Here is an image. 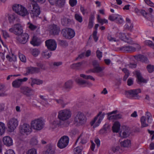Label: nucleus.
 <instances>
[{
    "label": "nucleus",
    "mask_w": 154,
    "mask_h": 154,
    "mask_svg": "<svg viewBox=\"0 0 154 154\" xmlns=\"http://www.w3.org/2000/svg\"><path fill=\"white\" fill-rule=\"evenodd\" d=\"M29 38V36L27 33L23 32L21 34L17 37L16 39L20 43L25 44L27 42Z\"/></svg>",
    "instance_id": "1a4fd4ad"
},
{
    "label": "nucleus",
    "mask_w": 154,
    "mask_h": 154,
    "mask_svg": "<svg viewBox=\"0 0 154 154\" xmlns=\"http://www.w3.org/2000/svg\"><path fill=\"white\" fill-rule=\"evenodd\" d=\"M45 123L44 121L40 119H37L31 121V127L36 131H40L44 128Z\"/></svg>",
    "instance_id": "7ed1b4c3"
},
{
    "label": "nucleus",
    "mask_w": 154,
    "mask_h": 154,
    "mask_svg": "<svg viewBox=\"0 0 154 154\" xmlns=\"http://www.w3.org/2000/svg\"><path fill=\"white\" fill-rule=\"evenodd\" d=\"M105 114L104 113H102V112H99L97 115L96 116L97 117V119H98V117H99V119L97 122L95 123V126L94 125L93 126L94 128L96 127L99 125L101 121L103 119Z\"/></svg>",
    "instance_id": "b1692460"
},
{
    "label": "nucleus",
    "mask_w": 154,
    "mask_h": 154,
    "mask_svg": "<svg viewBox=\"0 0 154 154\" xmlns=\"http://www.w3.org/2000/svg\"><path fill=\"white\" fill-rule=\"evenodd\" d=\"M144 44L154 49V43L152 41L149 40H146L144 42Z\"/></svg>",
    "instance_id": "c03bdc74"
},
{
    "label": "nucleus",
    "mask_w": 154,
    "mask_h": 154,
    "mask_svg": "<svg viewBox=\"0 0 154 154\" xmlns=\"http://www.w3.org/2000/svg\"><path fill=\"white\" fill-rule=\"evenodd\" d=\"M121 146L124 147H128L130 146L131 142L129 140H125L120 143Z\"/></svg>",
    "instance_id": "e433bc0d"
},
{
    "label": "nucleus",
    "mask_w": 154,
    "mask_h": 154,
    "mask_svg": "<svg viewBox=\"0 0 154 154\" xmlns=\"http://www.w3.org/2000/svg\"><path fill=\"white\" fill-rule=\"evenodd\" d=\"M65 3V0H57L55 4L60 7H63Z\"/></svg>",
    "instance_id": "a18cd8bd"
},
{
    "label": "nucleus",
    "mask_w": 154,
    "mask_h": 154,
    "mask_svg": "<svg viewBox=\"0 0 154 154\" xmlns=\"http://www.w3.org/2000/svg\"><path fill=\"white\" fill-rule=\"evenodd\" d=\"M26 154H37L36 150L34 148L29 149L26 152Z\"/></svg>",
    "instance_id": "13d9d810"
},
{
    "label": "nucleus",
    "mask_w": 154,
    "mask_h": 154,
    "mask_svg": "<svg viewBox=\"0 0 154 154\" xmlns=\"http://www.w3.org/2000/svg\"><path fill=\"white\" fill-rule=\"evenodd\" d=\"M54 151L52 148L51 145H48L47 146V150L45 151L44 154H54Z\"/></svg>",
    "instance_id": "c9c22d12"
},
{
    "label": "nucleus",
    "mask_w": 154,
    "mask_h": 154,
    "mask_svg": "<svg viewBox=\"0 0 154 154\" xmlns=\"http://www.w3.org/2000/svg\"><path fill=\"white\" fill-rule=\"evenodd\" d=\"M31 53L33 56L36 57L39 54V51L38 49H34L32 50Z\"/></svg>",
    "instance_id": "bf43d9fd"
},
{
    "label": "nucleus",
    "mask_w": 154,
    "mask_h": 154,
    "mask_svg": "<svg viewBox=\"0 0 154 154\" xmlns=\"http://www.w3.org/2000/svg\"><path fill=\"white\" fill-rule=\"evenodd\" d=\"M60 30L59 27L55 24H53L50 26V32L53 35H58Z\"/></svg>",
    "instance_id": "a211bd4d"
},
{
    "label": "nucleus",
    "mask_w": 154,
    "mask_h": 154,
    "mask_svg": "<svg viewBox=\"0 0 154 154\" xmlns=\"http://www.w3.org/2000/svg\"><path fill=\"white\" fill-rule=\"evenodd\" d=\"M108 39L110 41L112 42H118L119 40L116 39V38L112 37L111 35H109L107 37Z\"/></svg>",
    "instance_id": "0e129e2a"
},
{
    "label": "nucleus",
    "mask_w": 154,
    "mask_h": 154,
    "mask_svg": "<svg viewBox=\"0 0 154 154\" xmlns=\"http://www.w3.org/2000/svg\"><path fill=\"white\" fill-rule=\"evenodd\" d=\"M54 100L55 101L57 104L60 105L63 108L65 107V106L67 104V103L64 101L62 97L54 99Z\"/></svg>",
    "instance_id": "c756f323"
},
{
    "label": "nucleus",
    "mask_w": 154,
    "mask_h": 154,
    "mask_svg": "<svg viewBox=\"0 0 154 154\" xmlns=\"http://www.w3.org/2000/svg\"><path fill=\"white\" fill-rule=\"evenodd\" d=\"M40 72V68L33 67H30L27 68L26 73L28 74L37 73Z\"/></svg>",
    "instance_id": "412c9836"
},
{
    "label": "nucleus",
    "mask_w": 154,
    "mask_h": 154,
    "mask_svg": "<svg viewBox=\"0 0 154 154\" xmlns=\"http://www.w3.org/2000/svg\"><path fill=\"white\" fill-rule=\"evenodd\" d=\"M63 122L59 120H55L50 122L49 128L52 130L57 128V126L61 127H65L63 124Z\"/></svg>",
    "instance_id": "ddd939ff"
},
{
    "label": "nucleus",
    "mask_w": 154,
    "mask_h": 154,
    "mask_svg": "<svg viewBox=\"0 0 154 154\" xmlns=\"http://www.w3.org/2000/svg\"><path fill=\"white\" fill-rule=\"evenodd\" d=\"M117 16L118 17L117 14H113L109 16V19L111 21H115L116 20V18H117Z\"/></svg>",
    "instance_id": "052dcab7"
},
{
    "label": "nucleus",
    "mask_w": 154,
    "mask_h": 154,
    "mask_svg": "<svg viewBox=\"0 0 154 154\" xmlns=\"http://www.w3.org/2000/svg\"><path fill=\"white\" fill-rule=\"evenodd\" d=\"M28 78L26 77L16 80L12 82V86L14 88H18L23 84V82H26Z\"/></svg>",
    "instance_id": "2eb2a0df"
},
{
    "label": "nucleus",
    "mask_w": 154,
    "mask_h": 154,
    "mask_svg": "<svg viewBox=\"0 0 154 154\" xmlns=\"http://www.w3.org/2000/svg\"><path fill=\"white\" fill-rule=\"evenodd\" d=\"M75 17L76 20L79 22L81 23L82 21V17L79 14H75Z\"/></svg>",
    "instance_id": "4d7b16f0"
},
{
    "label": "nucleus",
    "mask_w": 154,
    "mask_h": 154,
    "mask_svg": "<svg viewBox=\"0 0 154 154\" xmlns=\"http://www.w3.org/2000/svg\"><path fill=\"white\" fill-rule=\"evenodd\" d=\"M83 63V62L73 63L71 66V68L74 69H78V68L80 67Z\"/></svg>",
    "instance_id": "3c124183"
},
{
    "label": "nucleus",
    "mask_w": 154,
    "mask_h": 154,
    "mask_svg": "<svg viewBox=\"0 0 154 154\" xmlns=\"http://www.w3.org/2000/svg\"><path fill=\"white\" fill-rule=\"evenodd\" d=\"M16 18L15 14H11L8 17V20L10 23H13Z\"/></svg>",
    "instance_id": "864d4df0"
},
{
    "label": "nucleus",
    "mask_w": 154,
    "mask_h": 154,
    "mask_svg": "<svg viewBox=\"0 0 154 154\" xmlns=\"http://www.w3.org/2000/svg\"><path fill=\"white\" fill-rule=\"evenodd\" d=\"M59 44L61 46L64 47H66L68 45V42L66 40H58Z\"/></svg>",
    "instance_id": "37998d69"
},
{
    "label": "nucleus",
    "mask_w": 154,
    "mask_h": 154,
    "mask_svg": "<svg viewBox=\"0 0 154 154\" xmlns=\"http://www.w3.org/2000/svg\"><path fill=\"white\" fill-rule=\"evenodd\" d=\"M61 23L63 26H67L70 24V20L65 16H63L61 18Z\"/></svg>",
    "instance_id": "a878e982"
},
{
    "label": "nucleus",
    "mask_w": 154,
    "mask_h": 154,
    "mask_svg": "<svg viewBox=\"0 0 154 154\" xmlns=\"http://www.w3.org/2000/svg\"><path fill=\"white\" fill-rule=\"evenodd\" d=\"M146 68L148 72L150 73L154 71V66L151 64L148 65L146 67Z\"/></svg>",
    "instance_id": "5fc2aeb1"
},
{
    "label": "nucleus",
    "mask_w": 154,
    "mask_h": 154,
    "mask_svg": "<svg viewBox=\"0 0 154 154\" xmlns=\"http://www.w3.org/2000/svg\"><path fill=\"white\" fill-rule=\"evenodd\" d=\"M140 12V14H142L143 17L148 20H150L149 16L151 15V14L148 13L146 12L145 11L142 10H141Z\"/></svg>",
    "instance_id": "49530a36"
},
{
    "label": "nucleus",
    "mask_w": 154,
    "mask_h": 154,
    "mask_svg": "<svg viewBox=\"0 0 154 154\" xmlns=\"http://www.w3.org/2000/svg\"><path fill=\"white\" fill-rule=\"evenodd\" d=\"M52 52L50 51L45 50L42 53V55L44 58H48L51 55Z\"/></svg>",
    "instance_id": "ea45409f"
},
{
    "label": "nucleus",
    "mask_w": 154,
    "mask_h": 154,
    "mask_svg": "<svg viewBox=\"0 0 154 154\" xmlns=\"http://www.w3.org/2000/svg\"><path fill=\"white\" fill-rule=\"evenodd\" d=\"M94 17L93 14H91L89 19L88 27L89 29L91 28L93 26V20Z\"/></svg>",
    "instance_id": "f704fd0d"
},
{
    "label": "nucleus",
    "mask_w": 154,
    "mask_h": 154,
    "mask_svg": "<svg viewBox=\"0 0 154 154\" xmlns=\"http://www.w3.org/2000/svg\"><path fill=\"white\" fill-rule=\"evenodd\" d=\"M13 10L19 15L25 17L29 14V12L25 8L19 4H15L13 6Z\"/></svg>",
    "instance_id": "20e7f679"
},
{
    "label": "nucleus",
    "mask_w": 154,
    "mask_h": 154,
    "mask_svg": "<svg viewBox=\"0 0 154 154\" xmlns=\"http://www.w3.org/2000/svg\"><path fill=\"white\" fill-rule=\"evenodd\" d=\"M83 149L82 147L78 146L75 148L74 149V154H81V152Z\"/></svg>",
    "instance_id": "8fccbe9b"
},
{
    "label": "nucleus",
    "mask_w": 154,
    "mask_h": 154,
    "mask_svg": "<svg viewBox=\"0 0 154 154\" xmlns=\"http://www.w3.org/2000/svg\"><path fill=\"white\" fill-rule=\"evenodd\" d=\"M3 141L4 144L7 146H9L13 145L12 139L10 137H5L3 138Z\"/></svg>",
    "instance_id": "4be33fe9"
},
{
    "label": "nucleus",
    "mask_w": 154,
    "mask_h": 154,
    "mask_svg": "<svg viewBox=\"0 0 154 154\" xmlns=\"http://www.w3.org/2000/svg\"><path fill=\"white\" fill-rule=\"evenodd\" d=\"M32 9L30 11L31 17H37L40 13V9L36 3L32 4Z\"/></svg>",
    "instance_id": "0eeeda50"
},
{
    "label": "nucleus",
    "mask_w": 154,
    "mask_h": 154,
    "mask_svg": "<svg viewBox=\"0 0 154 154\" xmlns=\"http://www.w3.org/2000/svg\"><path fill=\"white\" fill-rule=\"evenodd\" d=\"M117 112V110L113 111L112 112L108 113V119L109 120L118 119L122 118V116L120 114L116 115H112L113 114H115Z\"/></svg>",
    "instance_id": "f3484780"
},
{
    "label": "nucleus",
    "mask_w": 154,
    "mask_h": 154,
    "mask_svg": "<svg viewBox=\"0 0 154 154\" xmlns=\"http://www.w3.org/2000/svg\"><path fill=\"white\" fill-rule=\"evenodd\" d=\"M46 46L51 51L55 50L57 47V43L54 39H50L45 42Z\"/></svg>",
    "instance_id": "f8f14e48"
},
{
    "label": "nucleus",
    "mask_w": 154,
    "mask_h": 154,
    "mask_svg": "<svg viewBox=\"0 0 154 154\" xmlns=\"http://www.w3.org/2000/svg\"><path fill=\"white\" fill-rule=\"evenodd\" d=\"M141 92V90L140 89H136L130 90L125 91V94L128 97H137L139 93Z\"/></svg>",
    "instance_id": "9b49d317"
},
{
    "label": "nucleus",
    "mask_w": 154,
    "mask_h": 154,
    "mask_svg": "<svg viewBox=\"0 0 154 154\" xmlns=\"http://www.w3.org/2000/svg\"><path fill=\"white\" fill-rule=\"evenodd\" d=\"M118 17L117 16L116 18V22L119 23H122L123 22V20L122 17V16L119 15L117 14Z\"/></svg>",
    "instance_id": "6e6d98bb"
},
{
    "label": "nucleus",
    "mask_w": 154,
    "mask_h": 154,
    "mask_svg": "<svg viewBox=\"0 0 154 154\" xmlns=\"http://www.w3.org/2000/svg\"><path fill=\"white\" fill-rule=\"evenodd\" d=\"M69 32V28L63 29L62 30L61 34L65 38H67Z\"/></svg>",
    "instance_id": "de8ad7c7"
},
{
    "label": "nucleus",
    "mask_w": 154,
    "mask_h": 154,
    "mask_svg": "<svg viewBox=\"0 0 154 154\" xmlns=\"http://www.w3.org/2000/svg\"><path fill=\"white\" fill-rule=\"evenodd\" d=\"M69 138L68 136H64L62 137L59 140L57 143L58 146L61 149L66 147L68 144Z\"/></svg>",
    "instance_id": "6e6552de"
},
{
    "label": "nucleus",
    "mask_w": 154,
    "mask_h": 154,
    "mask_svg": "<svg viewBox=\"0 0 154 154\" xmlns=\"http://www.w3.org/2000/svg\"><path fill=\"white\" fill-rule=\"evenodd\" d=\"M87 118L82 112H78L74 117V124L77 126L83 125L85 124Z\"/></svg>",
    "instance_id": "f03ea898"
},
{
    "label": "nucleus",
    "mask_w": 154,
    "mask_h": 154,
    "mask_svg": "<svg viewBox=\"0 0 154 154\" xmlns=\"http://www.w3.org/2000/svg\"><path fill=\"white\" fill-rule=\"evenodd\" d=\"M38 143L37 137L36 136L32 137L29 141L30 144L32 146L36 145L38 144Z\"/></svg>",
    "instance_id": "4c0bfd02"
},
{
    "label": "nucleus",
    "mask_w": 154,
    "mask_h": 154,
    "mask_svg": "<svg viewBox=\"0 0 154 154\" xmlns=\"http://www.w3.org/2000/svg\"><path fill=\"white\" fill-rule=\"evenodd\" d=\"M76 82L80 85H85L84 86H91L92 84L88 81L82 79L80 78H77L75 79Z\"/></svg>",
    "instance_id": "dca6fc26"
},
{
    "label": "nucleus",
    "mask_w": 154,
    "mask_h": 154,
    "mask_svg": "<svg viewBox=\"0 0 154 154\" xmlns=\"http://www.w3.org/2000/svg\"><path fill=\"white\" fill-rule=\"evenodd\" d=\"M136 75L138 80V83L140 84L141 83H146L147 80L144 79L140 73L139 71H136Z\"/></svg>",
    "instance_id": "bb28decb"
},
{
    "label": "nucleus",
    "mask_w": 154,
    "mask_h": 154,
    "mask_svg": "<svg viewBox=\"0 0 154 154\" xmlns=\"http://www.w3.org/2000/svg\"><path fill=\"white\" fill-rule=\"evenodd\" d=\"M104 69V68L103 67H100L98 66L95 67H94L93 69L89 71L88 72H91L94 73H99L101 72Z\"/></svg>",
    "instance_id": "7c9ffc66"
},
{
    "label": "nucleus",
    "mask_w": 154,
    "mask_h": 154,
    "mask_svg": "<svg viewBox=\"0 0 154 154\" xmlns=\"http://www.w3.org/2000/svg\"><path fill=\"white\" fill-rule=\"evenodd\" d=\"M71 112L69 109H64L58 112V118L60 121L63 122V124L65 127H67L69 123L66 120L69 119L71 116Z\"/></svg>",
    "instance_id": "f257e3e1"
},
{
    "label": "nucleus",
    "mask_w": 154,
    "mask_h": 154,
    "mask_svg": "<svg viewBox=\"0 0 154 154\" xmlns=\"http://www.w3.org/2000/svg\"><path fill=\"white\" fill-rule=\"evenodd\" d=\"M146 116L147 117V122L149 123H151L152 118L151 114L150 112L147 111L146 112Z\"/></svg>",
    "instance_id": "09e8293b"
},
{
    "label": "nucleus",
    "mask_w": 154,
    "mask_h": 154,
    "mask_svg": "<svg viewBox=\"0 0 154 154\" xmlns=\"http://www.w3.org/2000/svg\"><path fill=\"white\" fill-rule=\"evenodd\" d=\"M119 38L122 41L128 43H130L131 42V39L130 37H127L125 33H120Z\"/></svg>",
    "instance_id": "c85d7f7f"
},
{
    "label": "nucleus",
    "mask_w": 154,
    "mask_h": 154,
    "mask_svg": "<svg viewBox=\"0 0 154 154\" xmlns=\"http://www.w3.org/2000/svg\"><path fill=\"white\" fill-rule=\"evenodd\" d=\"M73 82L71 80H69L66 82L63 85V88L66 90L69 91L72 87Z\"/></svg>",
    "instance_id": "5701e85b"
},
{
    "label": "nucleus",
    "mask_w": 154,
    "mask_h": 154,
    "mask_svg": "<svg viewBox=\"0 0 154 154\" xmlns=\"http://www.w3.org/2000/svg\"><path fill=\"white\" fill-rule=\"evenodd\" d=\"M18 122L15 118H13L11 119L7 123L8 130L9 132L14 131L18 125Z\"/></svg>",
    "instance_id": "423d86ee"
},
{
    "label": "nucleus",
    "mask_w": 154,
    "mask_h": 154,
    "mask_svg": "<svg viewBox=\"0 0 154 154\" xmlns=\"http://www.w3.org/2000/svg\"><path fill=\"white\" fill-rule=\"evenodd\" d=\"M146 118L144 116H142L141 118L140 121L142 128L146 127L148 126V124L146 123Z\"/></svg>",
    "instance_id": "58836bf2"
},
{
    "label": "nucleus",
    "mask_w": 154,
    "mask_h": 154,
    "mask_svg": "<svg viewBox=\"0 0 154 154\" xmlns=\"http://www.w3.org/2000/svg\"><path fill=\"white\" fill-rule=\"evenodd\" d=\"M20 90V92L22 94L27 96H30L31 94V92L33 91L31 88L26 86L21 87Z\"/></svg>",
    "instance_id": "4468645a"
},
{
    "label": "nucleus",
    "mask_w": 154,
    "mask_h": 154,
    "mask_svg": "<svg viewBox=\"0 0 154 154\" xmlns=\"http://www.w3.org/2000/svg\"><path fill=\"white\" fill-rule=\"evenodd\" d=\"M134 57L136 60L138 61H140L143 63H148L149 62L147 57L141 54L137 55H136L134 56Z\"/></svg>",
    "instance_id": "aec40b11"
},
{
    "label": "nucleus",
    "mask_w": 154,
    "mask_h": 154,
    "mask_svg": "<svg viewBox=\"0 0 154 154\" xmlns=\"http://www.w3.org/2000/svg\"><path fill=\"white\" fill-rule=\"evenodd\" d=\"M120 50L123 52H132L136 51L135 48L131 46H123L119 48Z\"/></svg>",
    "instance_id": "6ab92c4d"
},
{
    "label": "nucleus",
    "mask_w": 154,
    "mask_h": 154,
    "mask_svg": "<svg viewBox=\"0 0 154 154\" xmlns=\"http://www.w3.org/2000/svg\"><path fill=\"white\" fill-rule=\"evenodd\" d=\"M120 125L119 122H115L112 127V130L113 132L117 133L120 129Z\"/></svg>",
    "instance_id": "72a5a7b5"
},
{
    "label": "nucleus",
    "mask_w": 154,
    "mask_h": 154,
    "mask_svg": "<svg viewBox=\"0 0 154 154\" xmlns=\"http://www.w3.org/2000/svg\"><path fill=\"white\" fill-rule=\"evenodd\" d=\"M31 85L32 87H33L35 84L40 85L43 83V81L39 79L31 78Z\"/></svg>",
    "instance_id": "473e14b6"
},
{
    "label": "nucleus",
    "mask_w": 154,
    "mask_h": 154,
    "mask_svg": "<svg viewBox=\"0 0 154 154\" xmlns=\"http://www.w3.org/2000/svg\"><path fill=\"white\" fill-rule=\"evenodd\" d=\"M68 36V39H70L73 38L75 35V33L74 31L71 29L69 28V32Z\"/></svg>",
    "instance_id": "a19ab883"
},
{
    "label": "nucleus",
    "mask_w": 154,
    "mask_h": 154,
    "mask_svg": "<svg viewBox=\"0 0 154 154\" xmlns=\"http://www.w3.org/2000/svg\"><path fill=\"white\" fill-rule=\"evenodd\" d=\"M3 37L5 38L10 37V35L5 30H3L2 31Z\"/></svg>",
    "instance_id": "69168bd1"
},
{
    "label": "nucleus",
    "mask_w": 154,
    "mask_h": 154,
    "mask_svg": "<svg viewBox=\"0 0 154 154\" xmlns=\"http://www.w3.org/2000/svg\"><path fill=\"white\" fill-rule=\"evenodd\" d=\"M123 128L124 130L122 133V134H120V135L121 137L125 138L128 137L129 135L130 129L129 127L126 126H124Z\"/></svg>",
    "instance_id": "cd10ccee"
},
{
    "label": "nucleus",
    "mask_w": 154,
    "mask_h": 154,
    "mask_svg": "<svg viewBox=\"0 0 154 154\" xmlns=\"http://www.w3.org/2000/svg\"><path fill=\"white\" fill-rule=\"evenodd\" d=\"M5 127L4 123L2 122H0V135L3 134L5 131Z\"/></svg>",
    "instance_id": "79ce46f5"
},
{
    "label": "nucleus",
    "mask_w": 154,
    "mask_h": 154,
    "mask_svg": "<svg viewBox=\"0 0 154 154\" xmlns=\"http://www.w3.org/2000/svg\"><path fill=\"white\" fill-rule=\"evenodd\" d=\"M80 10L81 12L82 13L83 15H85L86 14H88V11L87 9L81 6Z\"/></svg>",
    "instance_id": "680f3d73"
},
{
    "label": "nucleus",
    "mask_w": 154,
    "mask_h": 154,
    "mask_svg": "<svg viewBox=\"0 0 154 154\" xmlns=\"http://www.w3.org/2000/svg\"><path fill=\"white\" fill-rule=\"evenodd\" d=\"M19 56L20 60L23 62H26V58L25 56L23 54L19 53Z\"/></svg>",
    "instance_id": "e2e57ef3"
},
{
    "label": "nucleus",
    "mask_w": 154,
    "mask_h": 154,
    "mask_svg": "<svg viewBox=\"0 0 154 154\" xmlns=\"http://www.w3.org/2000/svg\"><path fill=\"white\" fill-rule=\"evenodd\" d=\"M31 44L34 46H38L41 43L40 39L36 36H33L30 42Z\"/></svg>",
    "instance_id": "393cba45"
},
{
    "label": "nucleus",
    "mask_w": 154,
    "mask_h": 154,
    "mask_svg": "<svg viewBox=\"0 0 154 154\" xmlns=\"http://www.w3.org/2000/svg\"><path fill=\"white\" fill-rule=\"evenodd\" d=\"M20 132L22 134H28L32 131L31 126L29 124L25 123L20 126Z\"/></svg>",
    "instance_id": "9d476101"
},
{
    "label": "nucleus",
    "mask_w": 154,
    "mask_h": 154,
    "mask_svg": "<svg viewBox=\"0 0 154 154\" xmlns=\"http://www.w3.org/2000/svg\"><path fill=\"white\" fill-rule=\"evenodd\" d=\"M62 64L61 62H52L51 63L50 65L53 68H56L61 65Z\"/></svg>",
    "instance_id": "603ef678"
},
{
    "label": "nucleus",
    "mask_w": 154,
    "mask_h": 154,
    "mask_svg": "<svg viewBox=\"0 0 154 154\" xmlns=\"http://www.w3.org/2000/svg\"><path fill=\"white\" fill-rule=\"evenodd\" d=\"M41 103L43 105L46 107H48L50 105L47 100L42 101Z\"/></svg>",
    "instance_id": "338daca9"
},
{
    "label": "nucleus",
    "mask_w": 154,
    "mask_h": 154,
    "mask_svg": "<svg viewBox=\"0 0 154 154\" xmlns=\"http://www.w3.org/2000/svg\"><path fill=\"white\" fill-rule=\"evenodd\" d=\"M9 31L16 35H20L23 32V27L20 24L16 23L10 28Z\"/></svg>",
    "instance_id": "39448f33"
},
{
    "label": "nucleus",
    "mask_w": 154,
    "mask_h": 154,
    "mask_svg": "<svg viewBox=\"0 0 154 154\" xmlns=\"http://www.w3.org/2000/svg\"><path fill=\"white\" fill-rule=\"evenodd\" d=\"M126 23L124 26L125 29H128L131 31L133 26L132 23L131 22L130 20L128 18H126Z\"/></svg>",
    "instance_id": "2f4dec72"
},
{
    "label": "nucleus",
    "mask_w": 154,
    "mask_h": 154,
    "mask_svg": "<svg viewBox=\"0 0 154 154\" xmlns=\"http://www.w3.org/2000/svg\"><path fill=\"white\" fill-rule=\"evenodd\" d=\"M146 3L152 7H154V3L150 0H144Z\"/></svg>",
    "instance_id": "774afa93"
}]
</instances>
